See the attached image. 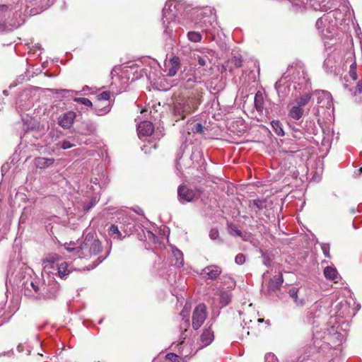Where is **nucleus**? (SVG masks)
<instances>
[{"mask_svg":"<svg viewBox=\"0 0 362 362\" xmlns=\"http://www.w3.org/2000/svg\"><path fill=\"white\" fill-rule=\"evenodd\" d=\"M21 287L25 296L40 301L55 299L59 291V284L55 280L45 284L31 276L23 282Z\"/></svg>","mask_w":362,"mask_h":362,"instance_id":"nucleus-1","label":"nucleus"},{"mask_svg":"<svg viewBox=\"0 0 362 362\" xmlns=\"http://www.w3.org/2000/svg\"><path fill=\"white\" fill-rule=\"evenodd\" d=\"M200 98L194 93L177 98L173 103V114L177 122L184 119L195 111L200 104Z\"/></svg>","mask_w":362,"mask_h":362,"instance_id":"nucleus-2","label":"nucleus"},{"mask_svg":"<svg viewBox=\"0 0 362 362\" xmlns=\"http://www.w3.org/2000/svg\"><path fill=\"white\" fill-rule=\"evenodd\" d=\"M336 11H330L319 18L315 23V27L319 33L325 38H332L337 30Z\"/></svg>","mask_w":362,"mask_h":362,"instance_id":"nucleus-3","label":"nucleus"},{"mask_svg":"<svg viewBox=\"0 0 362 362\" xmlns=\"http://www.w3.org/2000/svg\"><path fill=\"white\" fill-rule=\"evenodd\" d=\"M101 251V243L93 233L86 235L84 240L77 249L79 258H89Z\"/></svg>","mask_w":362,"mask_h":362,"instance_id":"nucleus-4","label":"nucleus"},{"mask_svg":"<svg viewBox=\"0 0 362 362\" xmlns=\"http://www.w3.org/2000/svg\"><path fill=\"white\" fill-rule=\"evenodd\" d=\"M178 5L173 1H168L163 9V25L164 34L170 36L173 33L172 24L175 23V18L177 16V6Z\"/></svg>","mask_w":362,"mask_h":362,"instance_id":"nucleus-5","label":"nucleus"},{"mask_svg":"<svg viewBox=\"0 0 362 362\" xmlns=\"http://www.w3.org/2000/svg\"><path fill=\"white\" fill-rule=\"evenodd\" d=\"M326 0H294L292 3V8L298 12L303 8L310 6L315 11H327L331 7L327 5Z\"/></svg>","mask_w":362,"mask_h":362,"instance_id":"nucleus-6","label":"nucleus"},{"mask_svg":"<svg viewBox=\"0 0 362 362\" xmlns=\"http://www.w3.org/2000/svg\"><path fill=\"white\" fill-rule=\"evenodd\" d=\"M286 74L288 78L291 76L289 80L298 85H307L309 81L304 67L300 64L289 66Z\"/></svg>","mask_w":362,"mask_h":362,"instance_id":"nucleus-7","label":"nucleus"},{"mask_svg":"<svg viewBox=\"0 0 362 362\" xmlns=\"http://www.w3.org/2000/svg\"><path fill=\"white\" fill-rule=\"evenodd\" d=\"M178 200L185 204L193 201L199 196L198 191L189 188L186 185H180L177 188Z\"/></svg>","mask_w":362,"mask_h":362,"instance_id":"nucleus-8","label":"nucleus"},{"mask_svg":"<svg viewBox=\"0 0 362 362\" xmlns=\"http://www.w3.org/2000/svg\"><path fill=\"white\" fill-rule=\"evenodd\" d=\"M206 318V308L204 304L198 305L192 315V327L194 329H198L204 322Z\"/></svg>","mask_w":362,"mask_h":362,"instance_id":"nucleus-9","label":"nucleus"},{"mask_svg":"<svg viewBox=\"0 0 362 362\" xmlns=\"http://www.w3.org/2000/svg\"><path fill=\"white\" fill-rule=\"evenodd\" d=\"M349 66V76L353 81H356L358 76L356 73V62L355 55L353 52H349L346 54L344 62L343 63V70H346Z\"/></svg>","mask_w":362,"mask_h":362,"instance_id":"nucleus-10","label":"nucleus"},{"mask_svg":"<svg viewBox=\"0 0 362 362\" xmlns=\"http://www.w3.org/2000/svg\"><path fill=\"white\" fill-rule=\"evenodd\" d=\"M286 74H284L281 78L275 83V89L277 92L279 97L284 99L289 93V81Z\"/></svg>","mask_w":362,"mask_h":362,"instance_id":"nucleus-11","label":"nucleus"},{"mask_svg":"<svg viewBox=\"0 0 362 362\" xmlns=\"http://www.w3.org/2000/svg\"><path fill=\"white\" fill-rule=\"evenodd\" d=\"M214 52L209 49H204V51H197L194 53L193 58L195 61L198 62L200 66H208L211 63Z\"/></svg>","mask_w":362,"mask_h":362,"instance_id":"nucleus-12","label":"nucleus"},{"mask_svg":"<svg viewBox=\"0 0 362 362\" xmlns=\"http://www.w3.org/2000/svg\"><path fill=\"white\" fill-rule=\"evenodd\" d=\"M317 97V103L322 107L329 109L332 106L331 94L325 90H317L315 93Z\"/></svg>","mask_w":362,"mask_h":362,"instance_id":"nucleus-13","label":"nucleus"},{"mask_svg":"<svg viewBox=\"0 0 362 362\" xmlns=\"http://www.w3.org/2000/svg\"><path fill=\"white\" fill-rule=\"evenodd\" d=\"M222 269L221 267L211 264L204 267L201 272L206 279L216 280L221 274Z\"/></svg>","mask_w":362,"mask_h":362,"instance_id":"nucleus-14","label":"nucleus"},{"mask_svg":"<svg viewBox=\"0 0 362 362\" xmlns=\"http://www.w3.org/2000/svg\"><path fill=\"white\" fill-rule=\"evenodd\" d=\"M76 116V113L73 111L66 112L59 117L58 123L62 127L69 129L72 126Z\"/></svg>","mask_w":362,"mask_h":362,"instance_id":"nucleus-15","label":"nucleus"},{"mask_svg":"<svg viewBox=\"0 0 362 362\" xmlns=\"http://www.w3.org/2000/svg\"><path fill=\"white\" fill-rule=\"evenodd\" d=\"M153 129L154 127L152 122L149 121H144L138 125V135L140 138L142 136H150L153 133Z\"/></svg>","mask_w":362,"mask_h":362,"instance_id":"nucleus-16","label":"nucleus"},{"mask_svg":"<svg viewBox=\"0 0 362 362\" xmlns=\"http://www.w3.org/2000/svg\"><path fill=\"white\" fill-rule=\"evenodd\" d=\"M55 162L53 158L36 157L33 160L35 166L38 169H45L51 167Z\"/></svg>","mask_w":362,"mask_h":362,"instance_id":"nucleus-17","label":"nucleus"},{"mask_svg":"<svg viewBox=\"0 0 362 362\" xmlns=\"http://www.w3.org/2000/svg\"><path fill=\"white\" fill-rule=\"evenodd\" d=\"M180 66V61L178 57H173L169 61L168 64H165V67L168 69V76H175Z\"/></svg>","mask_w":362,"mask_h":362,"instance_id":"nucleus-18","label":"nucleus"},{"mask_svg":"<svg viewBox=\"0 0 362 362\" xmlns=\"http://www.w3.org/2000/svg\"><path fill=\"white\" fill-rule=\"evenodd\" d=\"M242 64V58L239 56H233L225 63L223 67L225 70L232 71L233 69L240 67Z\"/></svg>","mask_w":362,"mask_h":362,"instance_id":"nucleus-19","label":"nucleus"},{"mask_svg":"<svg viewBox=\"0 0 362 362\" xmlns=\"http://www.w3.org/2000/svg\"><path fill=\"white\" fill-rule=\"evenodd\" d=\"M214 332L211 329H205L200 337L202 342L201 348H204L209 345L214 340Z\"/></svg>","mask_w":362,"mask_h":362,"instance_id":"nucleus-20","label":"nucleus"},{"mask_svg":"<svg viewBox=\"0 0 362 362\" xmlns=\"http://www.w3.org/2000/svg\"><path fill=\"white\" fill-rule=\"evenodd\" d=\"M284 282V279L281 274L276 275L272 278L269 282L268 289L269 291H275L279 289Z\"/></svg>","mask_w":362,"mask_h":362,"instance_id":"nucleus-21","label":"nucleus"},{"mask_svg":"<svg viewBox=\"0 0 362 362\" xmlns=\"http://www.w3.org/2000/svg\"><path fill=\"white\" fill-rule=\"evenodd\" d=\"M93 110H94L95 113L97 115L102 116V115H106L107 113H108L110 111L111 106L109 103L104 105V104H103L102 102L101 103L96 102L93 107Z\"/></svg>","mask_w":362,"mask_h":362,"instance_id":"nucleus-22","label":"nucleus"},{"mask_svg":"<svg viewBox=\"0 0 362 362\" xmlns=\"http://www.w3.org/2000/svg\"><path fill=\"white\" fill-rule=\"evenodd\" d=\"M344 87L350 95L355 96L362 93V79L359 80L355 86H351L347 83H344Z\"/></svg>","mask_w":362,"mask_h":362,"instance_id":"nucleus-23","label":"nucleus"},{"mask_svg":"<svg viewBox=\"0 0 362 362\" xmlns=\"http://www.w3.org/2000/svg\"><path fill=\"white\" fill-rule=\"evenodd\" d=\"M298 288L295 287L291 288L288 291V294L293 298L295 304L297 306H303L305 305V299L298 298Z\"/></svg>","mask_w":362,"mask_h":362,"instance_id":"nucleus-24","label":"nucleus"},{"mask_svg":"<svg viewBox=\"0 0 362 362\" xmlns=\"http://www.w3.org/2000/svg\"><path fill=\"white\" fill-rule=\"evenodd\" d=\"M254 103L257 111L262 112L264 110V95L261 91H257L256 93Z\"/></svg>","mask_w":362,"mask_h":362,"instance_id":"nucleus-25","label":"nucleus"},{"mask_svg":"<svg viewBox=\"0 0 362 362\" xmlns=\"http://www.w3.org/2000/svg\"><path fill=\"white\" fill-rule=\"evenodd\" d=\"M312 94L310 93H305L300 95L299 97L295 99L296 105L303 108L306 105L311 99Z\"/></svg>","mask_w":362,"mask_h":362,"instance_id":"nucleus-26","label":"nucleus"},{"mask_svg":"<svg viewBox=\"0 0 362 362\" xmlns=\"http://www.w3.org/2000/svg\"><path fill=\"white\" fill-rule=\"evenodd\" d=\"M172 252L175 259V265L178 267H182L184 265V258L182 251L175 247H173Z\"/></svg>","mask_w":362,"mask_h":362,"instance_id":"nucleus-27","label":"nucleus"},{"mask_svg":"<svg viewBox=\"0 0 362 362\" xmlns=\"http://www.w3.org/2000/svg\"><path fill=\"white\" fill-rule=\"evenodd\" d=\"M57 269L58 276L62 279L66 278L71 272V269H69V264L66 262H63L58 264Z\"/></svg>","mask_w":362,"mask_h":362,"instance_id":"nucleus-28","label":"nucleus"},{"mask_svg":"<svg viewBox=\"0 0 362 362\" xmlns=\"http://www.w3.org/2000/svg\"><path fill=\"white\" fill-rule=\"evenodd\" d=\"M249 208L250 209H257L258 210H262L264 209H265L267 207V200L263 199H254V200H252V201H250V203H249Z\"/></svg>","mask_w":362,"mask_h":362,"instance_id":"nucleus-29","label":"nucleus"},{"mask_svg":"<svg viewBox=\"0 0 362 362\" xmlns=\"http://www.w3.org/2000/svg\"><path fill=\"white\" fill-rule=\"evenodd\" d=\"M304 110L302 107L297 105L293 106L288 113V115L296 120H298L303 116Z\"/></svg>","mask_w":362,"mask_h":362,"instance_id":"nucleus-30","label":"nucleus"},{"mask_svg":"<svg viewBox=\"0 0 362 362\" xmlns=\"http://www.w3.org/2000/svg\"><path fill=\"white\" fill-rule=\"evenodd\" d=\"M324 274L327 279L333 280L335 282L337 281L338 272L335 268H333L332 267H327L324 269Z\"/></svg>","mask_w":362,"mask_h":362,"instance_id":"nucleus-31","label":"nucleus"},{"mask_svg":"<svg viewBox=\"0 0 362 362\" xmlns=\"http://www.w3.org/2000/svg\"><path fill=\"white\" fill-rule=\"evenodd\" d=\"M108 234L110 237L113 238L114 239L117 238L118 240H122L123 237L122 235V233L119 230V228L115 224H112L108 230Z\"/></svg>","mask_w":362,"mask_h":362,"instance_id":"nucleus-32","label":"nucleus"},{"mask_svg":"<svg viewBox=\"0 0 362 362\" xmlns=\"http://www.w3.org/2000/svg\"><path fill=\"white\" fill-rule=\"evenodd\" d=\"M9 14L8 6L3 4L0 6V28L5 26L6 18Z\"/></svg>","mask_w":362,"mask_h":362,"instance_id":"nucleus-33","label":"nucleus"},{"mask_svg":"<svg viewBox=\"0 0 362 362\" xmlns=\"http://www.w3.org/2000/svg\"><path fill=\"white\" fill-rule=\"evenodd\" d=\"M271 125L274 132L279 136H284V132L283 129V125L279 120H273L271 122Z\"/></svg>","mask_w":362,"mask_h":362,"instance_id":"nucleus-34","label":"nucleus"},{"mask_svg":"<svg viewBox=\"0 0 362 362\" xmlns=\"http://www.w3.org/2000/svg\"><path fill=\"white\" fill-rule=\"evenodd\" d=\"M213 19L214 17L209 16L204 20L203 23H202V24L200 25V28H202L203 31L209 33L212 32V30L210 27L211 26L213 28H214V26L213 25L211 22V20Z\"/></svg>","mask_w":362,"mask_h":362,"instance_id":"nucleus-35","label":"nucleus"},{"mask_svg":"<svg viewBox=\"0 0 362 362\" xmlns=\"http://www.w3.org/2000/svg\"><path fill=\"white\" fill-rule=\"evenodd\" d=\"M323 66L327 69L328 72L334 73L335 74H339V70H337V69H333L332 66V60L330 57H328L324 61Z\"/></svg>","mask_w":362,"mask_h":362,"instance_id":"nucleus-36","label":"nucleus"},{"mask_svg":"<svg viewBox=\"0 0 362 362\" xmlns=\"http://www.w3.org/2000/svg\"><path fill=\"white\" fill-rule=\"evenodd\" d=\"M189 40L193 42H199L202 40V37L198 32L190 31L187 33Z\"/></svg>","mask_w":362,"mask_h":362,"instance_id":"nucleus-37","label":"nucleus"},{"mask_svg":"<svg viewBox=\"0 0 362 362\" xmlns=\"http://www.w3.org/2000/svg\"><path fill=\"white\" fill-rule=\"evenodd\" d=\"M96 98L97 102L101 103L102 101H105V104H110L109 100L110 98V92L103 91V93L98 94Z\"/></svg>","mask_w":362,"mask_h":362,"instance_id":"nucleus-38","label":"nucleus"},{"mask_svg":"<svg viewBox=\"0 0 362 362\" xmlns=\"http://www.w3.org/2000/svg\"><path fill=\"white\" fill-rule=\"evenodd\" d=\"M73 100L77 103H81L86 107H93L92 102L86 98L76 97L73 98Z\"/></svg>","mask_w":362,"mask_h":362,"instance_id":"nucleus-39","label":"nucleus"},{"mask_svg":"<svg viewBox=\"0 0 362 362\" xmlns=\"http://www.w3.org/2000/svg\"><path fill=\"white\" fill-rule=\"evenodd\" d=\"M228 233L233 236H242L243 233L234 224L228 225Z\"/></svg>","mask_w":362,"mask_h":362,"instance_id":"nucleus-40","label":"nucleus"},{"mask_svg":"<svg viewBox=\"0 0 362 362\" xmlns=\"http://www.w3.org/2000/svg\"><path fill=\"white\" fill-rule=\"evenodd\" d=\"M165 361L169 362H184L183 358L174 353L168 354Z\"/></svg>","mask_w":362,"mask_h":362,"instance_id":"nucleus-41","label":"nucleus"},{"mask_svg":"<svg viewBox=\"0 0 362 362\" xmlns=\"http://www.w3.org/2000/svg\"><path fill=\"white\" fill-rule=\"evenodd\" d=\"M311 347H308L303 351V354L299 356L296 362H304L308 360L310 356Z\"/></svg>","mask_w":362,"mask_h":362,"instance_id":"nucleus-42","label":"nucleus"},{"mask_svg":"<svg viewBox=\"0 0 362 362\" xmlns=\"http://www.w3.org/2000/svg\"><path fill=\"white\" fill-rule=\"evenodd\" d=\"M320 308V305L317 303H315L314 305H313L311 306V308L309 309V310L308 311V317L309 318V320H310L311 318H314L315 316L313 315V313L314 312H317V310H319V308Z\"/></svg>","mask_w":362,"mask_h":362,"instance_id":"nucleus-43","label":"nucleus"},{"mask_svg":"<svg viewBox=\"0 0 362 362\" xmlns=\"http://www.w3.org/2000/svg\"><path fill=\"white\" fill-rule=\"evenodd\" d=\"M36 4H39L41 6V8L46 9L51 4H53L54 0H35Z\"/></svg>","mask_w":362,"mask_h":362,"instance_id":"nucleus-44","label":"nucleus"},{"mask_svg":"<svg viewBox=\"0 0 362 362\" xmlns=\"http://www.w3.org/2000/svg\"><path fill=\"white\" fill-rule=\"evenodd\" d=\"M190 129L194 134L197 133H202L203 132V126L200 123L194 124Z\"/></svg>","mask_w":362,"mask_h":362,"instance_id":"nucleus-45","label":"nucleus"},{"mask_svg":"<svg viewBox=\"0 0 362 362\" xmlns=\"http://www.w3.org/2000/svg\"><path fill=\"white\" fill-rule=\"evenodd\" d=\"M88 90H91L92 93H95V91L93 90V88L92 87H89L88 86H84L83 88H82V90L81 91H74V90H64V91H67V92H72V93H74L76 95H79L81 93V92H84L86 95H87L88 93H86V91Z\"/></svg>","mask_w":362,"mask_h":362,"instance_id":"nucleus-46","label":"nucleus"},{"mask_svg":"<svg viewBox=\"0 0 362 362\" xmlns=\"http://www.w3.org/2000/svg\"><path fill=\"white\" fill-rule=\"evenodd\" d=\"M245 262V257L243 254L240 253L235 256V262L237 264L241 265V264H244Z\"/></svg>","mask_w":362,"mask_h":362,"instance_id":"nucleus-47","label":"nucleus"},{"mask_svg":"<svg viewBox=\"0 0 362 362\" xmlns=\"http://www.w3.org/2000/svg\"><path fill=\"white\" fill-rule=\"evenodd\" d=\"M265 362H279L276 356L272 353H268L265 355Z\"/></svg>","mask_w":362,"mask_h":362,"instance_id":"nucleus-48","label":"nucleus"},{"mask_svg":"<svg viewBox=\"0 0 362 362\" xmlns=\"http://www.w3.org/2000/svg\"><path fill=\"white\" fill-rule=\"evenodd\" d=\"M321 248H322V250L323 254L325 255V256L326 257L329 258L330 257V255H329L330 247H329V244H326V243H323L322 245V246H321Z\"/></svg>","mask_w":362,"mask_h":362,"instance_id":"nucleus-49","label":"nucleus"},{"mask_svg":"<svg viewBox=\"0 0 362 362\" xmlns=\"http://www.w3.org/2000/svg\"><path fill=\"white\" fill-rule=\"evenodd\" d=\"M218 235L219 233L216 228H212L209 232V237L211 240H216Z\"/></svg>","mask_w":362,"mask_h":362,"instance_id":"nucleus-50","label":"nucleus"},{"mask_svg":"<svg viewBox=\"0 0 362 362\" xmlns=\"http://www.w3.org/2000/svg\"><path fill=\"white\" fill-rule=\"evenodd\" d=\"M61 148L62 149H68V148H70L71 147H74L75 146V144H71L70 141H66V140H64L62 142L61 144Z\"/></svg>","mask_w":362,"mask_h":362,"instance_id":"nucleus-51","label":"nucleus"},{"mask_svg":"<svg viewBox=\"0 0 362 362\" xmlns=\"http://www.w3.org/2000/svg\"><path fill=\"white\" fill-rule=\"evenodd\" d=\"M262 258H263V264L266 266H269L272 262V259L270 258L269 255L267 253L262 254Z\"/></svg>","mask_w":362,"mask_h":362,"instance_id":"nucleus-52","label":"nucleus"},{"mask_svg":"<svg viewBox=\"0 0 362 362\" xmlns=\"http://www.w3.org/2000/svg\"><path fill=\"white\" fill-rule=\"evenodd\" d=\"M191 81H193L197 83H200L202 82V78L200 76H190L187 80V82L189 83Z\"/></svg>","mask_w":362,"mask_h":362,"instance_id":"nucleus-53","label":"nucleus"},{"mask_svg":"<svg viewBox=\"0 0 362 362\" xmlns=\"http://www.w3.org/2000/svg\"><path fill=\"white\" fill-rule=\"evenodd\" d=\"M107 257V256H105L103 257H98L96 262L93 264V265L91 266L90 268H88V269H94L95 267H97L98 264H100L104 259Z\"/></svg>","mask_w":362,"mask_h":362,"instance_id":"nucleus-54","label":"nucleus"},{"mask_svg":"<svg viewBox=\"0 0 362 362\" xmlns=\"http://www.w3.org/2000/svg\"><path fill=\"white\" fill-rule=\"evenodd\" d=\"M221 300L224 302L225 305H227L230 300L229 297L226 294H222Z\"/></svg>","mask_w":362,"mask_h":362,"instance_id":"nucleus-55","label":"nucleus"},{"mask_svg":"<svg viewBox=\"0 0 362 362\" xmlns=\"http://www.w3.org/2000/svg\"><path fill=\"white\" fill-rule=\"evenodd\" d=\"M95 203H96V200L95 199H93L90 202V204L84 206V209L87 210V211L89 210L94 204H95Z\"/></svg>","mask_w":362,"mask_h":362,"instance_id":"nucleus-56","label":"nucleus"},{"mask_svg":"<svg viewBox=\"0 0 362 362\" xmlns=\"http://www.w3.org/2000/svg\"><path fill=\"white\" fill-rule=\"evenodd\" d=\"M65 249L69 252H75L76 255H77L78 247H71L69 246H65Z\"/></svg>","mask_w":362,"mask_h":362,"instance_id":"nucleus-57","label":"nucleus"},{"mask_svg":"<svg viewBox=\"0 0 362 362\" xmlns=\"http://www.w3.org/2000/svg\"><path fill=\"white\" fill-rule=\"evenodd\" d=\"M340 305H341V308H344V309H345V310H346V309H347V308H348V307H349V306H348V303H347V302H346V301L341 302V303H340Z\"/></svg>","mask_w":362,"mask_h":362,"instance_id":"nucleus-58","label":"nucleus"},{"mask_svg":"<svg viewBox=\"0 0 362 362\" xmlns=\"http://www.w3.org/2000/svg\"><path fill=\"white\" fill-rule=\"evenodd\" d=\"M346 314H348L346 312L343 311V312L340 313V314H339V315H343V316H344V315H346Z\"/></svg>","mask_w":362,"mask_h":362,"instance_id":"nucleus-59","label":"nucleus"},{"mask_svg":"<svg viewBox=\"0 0 362 362\" xmlns=\"http://www.w3.org/2000/svg\"><path fill=\"white\" fill-rule=\"evenodd\" d=\"M263 321H264V319H262V318H259V319L257 320V322H262Z\"/></svg>","mask_w":362,"mask_h":362,"instance_id":"nucleus-60","label":"nucleus"},{"mask_svg":"<svg viewBox=\"0 0 362 362\" xmlns=\"http://www.w3.org/2000/svg\"><path fill=\"white\" fill-rule=\"evenodd\" d=\"M93 183L94 184H97L98 183V179L97 178L95 179V180L93 181Z\"/></svg>","mask_w":362,"mask_h":362,"instance_id":"nucleus-61","label":"nucleus"},{"mask_svg":"<svg viewBox=\"0 0 362 362\" xmlns=\"http://www.w3.org/2000/svg\"><path fill=\"white\" fill-rule=\"evenodd\" d=\"M185 323H186L187 326H189V320H188L185 321Z\"/></svg>","mask_w":362,"mask_h":362,"instance_id":"nucleus-62","label":"nucleus"},{"mask_svg":"<svg viewBox=\"0 0 362 362\" xmlns=\"http://www.w3.org/2000/svg\"><path fill=\"white\" fill-rule=\"evenodd\" d=\"M35 47H36V48H37L39 49H40V45H37Z\"/></svg>","mask_w":362,"mask_h":362,"instance_id":"nucleus-63","label":"nucleus"},{"mask_svg":"<svg viewBox=\"0 0 362 362\" xmlns=\"http://www.w3.org/2000/svg\"><path fill=\"white\" fill-rule=\"evenodd\" d=\"M359 171L362 173V167L359 168Z\"/></svg>","mask_w":362,"mask_h":362,"instance_id":"nucleus-64","label":"nucleus"}]
</instances>
